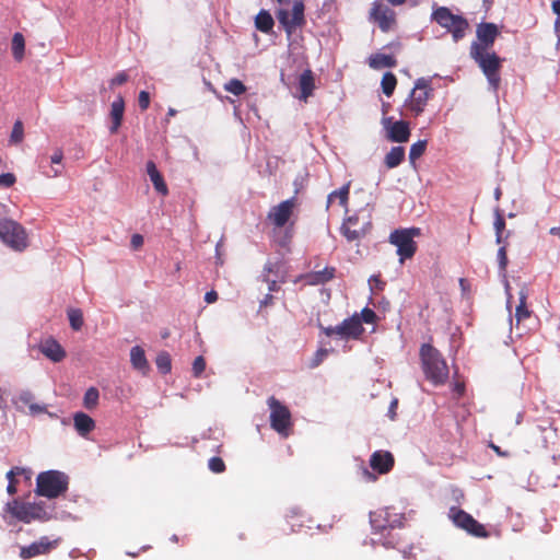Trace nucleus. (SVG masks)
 I'll return each mask as SVG.
<instances>
[{
  "mask_svg": "<svg viewBox=\"0 0 560 560\" xmlns=\"http://www.w3.org/2000/svg\"><path fill=\"white\" fill-rule=\"evenodd\" d=\"M420 358L425 377L435 386L444 384L448 378V366L442 354L430 343L420 349Z\"/></svg>",
  "mask_w": 560,
  "mask_h": 560,
  "instance_id": "1",
  "label": "nucleus"
},
{
  "mask_svg": "<svg viewBox=\"0 0 560 560\" xmlns=\"http://www.w3.org/2000/svg\"><path fill=\"white\" fill-rule=\"evenodd\" d=\"M4 511L11 514L14 518L23 523H31L33 521L45 522L52 517V509H48L44 502L30 503L21 502L16 499L9 501Z\"/></svg>",
  "mask_w": 560,
  "mask_h": 560,
  "instance_id": "2",
  "label": "nucleus"
},
{
  "mask_svg": "<svg viewBox=\"0 0 560 560\" xmlns=\"http://www.w3.org/2000/svg\"><path fill=\"white\" fill-rule=\"evenodd\" d=\"M469 54L486 75L490 89L495 93L501 82V77L499 73L501 68V59L495 52L482 50V47L478 45H471Z\"/></svg>",
  "mask_w": 560,
  "mask_h": 560,
  "instance_id": "3",
  "label": "nucleus"
},
{
  "mask_svg": "<svg viewBox=\"0 0 560 560\" xmlns=\"http://www.w3.org/2000/svg\"><path fill=\"white\" fill-rule=\"evenodd\" d=\"M68 489V476L58 470L40 472L36 478V493L48 499H54Z\"/></svg>",
  "mask_w": 560,
  "mask_h": 560,
  "instance_id": "4",
  "label": "nucleus"
},
{
  "mask_svg": "<svg viewBox=\"0 0 560 560\" xmlns=\"http://www.w3.org/2000/svg\"><path fill=\"white\" fill-rule=\"evenodd\" d=\"M431 19L441 27L452 34L453 40L458 43L466 35L469 27L468 21L458 14H453L446 7H439L432 12Z\"/></svg>",
  "mask_w": 560,
  "mask_h": 560,
  "instance_id": "5",
  "label": "nucleus"
},
{
  "mask_svg": "<svg viewBox=\"0 0 560 560\" xmlns=\"http://www.w3.org/2000/svg\"><path fill=\"white\" fill-rule=\"evenodd\" d=\"M305 5L303 0H292V9L280 8L276 11L277 20L290 38L298 28L306 24Z\"/></svg>",
  "mask_w": 560,
  "mask_h": 560,
  "instance_id": "6",
  "label": "nucleus"
},
{
  "mask_svg": "<svg viewBox=\"0 0 560 560\" xmlns=\"http://www.w3.org/2000/svg\"><path fill=\"white\" fill-rule=\"evenodd\" d=\"M421 234L419 228L398 229L390 233L389 242L397 247V254L400 262L411 258L417 250L415 237Z\"/></svg>",
  "mask_w": 560,
  "mask_h": 560,
  "instance_id": "7",
  "label": "nucleus"
},
{
  "mask_svg": "<svg viewBox=\"0 0 560 560\" xmlns=\"http://www.w3.org/2000/svg\"><path fill=\"white\" fill-rule=\"evenodd\" d=\"M433 89L431 88V80L427 78H419L415 82L409 97L405 102V107L412 113L413 116H419L423 113L428 101L432 96Z\"/></svg>",
  "mask_w": 560,
  "mask_h": 560,
  "instance_id": "8",
  "label": "nucleus"
},
{
  "mask_svg": "<svg viewBox=\"0 0 560 560\" xmlns=\"http://www.w3.org/2000/svg\"><path fill=\"white\" fill-rule=\"evenodd\" d=\"M1 240L15 250H24L27 247V234L25 229L13 220L0 221Z\"/></svg>",
  "mask_w": 560,
  "mask_h": 560,
  "instance_id": "9",
  "label": "nucleus"
},
{
  "mask_svg": "<svg viewBox=\"0 0 560 560\" xmlns=\"http://www.w3.org/2000/svg\"><path fill=\"white\" fill-rule=\"evenodd\" d=\"M270 409V425L278 433L288 436L291 427V412L273 396L267 401Z\"/></svg>",
  "mask_w": 560,
  "mask_h": 560,
  "instance_id": "10",
  "label": "nucleus"
},
{
  "mask_svg": "<svg viewBox=\"0 0 560 560\" xmlns=\"http://www.w3.org/2000/svg\"><path fill=\"white\" fill-rule=\"evenodd\" d=\"M450 518L453 521L455 526L466 530L468 534L475 537H488V532L485 526L477 522L470 514L458 508H451L448 512Z\"/></svg>",
  "mask_w": 560,
  "mask_h": 560,
  "instance_id": "11",
  "label": "nucleus"
},
{
  "mask_svg": "<svg viewBox=\"0 0 560 560\" xmlns=\"http://www.w3.org/2000/svg\"><path fill=\"white\" fill-rule=\"evenodd\" d=\"M323 330L326 336L330 337L336 335L342 340L357 339L364 331L358 314L346 318L339 325L325 327Z\"/></svg>",
  "mask_w": 560,
  "mask_h": 560,
  "instance_id": "12",
  "label": "nucleus"
},
{
  "mask_svg": "<svg viewBox=\"0 0 560 560\" xmlns=\"http://www.w3.org/2000/svg\"><path fill=\"white\" fill-rule=\"evenodd\" d=\"M401 516L392 513L390 509L380 510L377 512L370 513V523L373 529L383 532L387 528L400 527Z\"/></svg>",
  "mask_w": 560,
  "mask_h": 560,
  "instance_id": "13",
  "label": "nucleus"
},
{
  "mask_svg": "<svg viewBox=\"0 0 560 560\" xmlns=\"http://www.w3.org/2000/svg\"><path fill=\"white\" fill-rule=\"evenodd\" d=\"M371 19H373L383 32L392 30L396 22L394 10L375 1L371 9Z\"/></svg>",
  "mask_w": 560,
  "mask_h": 560,
  "instance_id": "14",
  "label": "nucleus"
},
{
  "mask_svg": "<svg viewBox=\"0 0 560 560\" xmlns=\"http://www.w3.org/2000/svg\"><path fill=\"white\" fill-rule=\"evenodd\" d=\"M371 229V222L364 221L359 223V217H349L341 226V232L348 241H357L366 235Z\"/></svg>",
  "mask_w": 560,
  "mask_h": 560,
  "instance_id": "15",
  "label": "nucleus"
},
{
  "mask_svg": "<svg viewBox=\"0 0 560 560\" xmlns=\"http://www.w3.org/2000/svg\"><path fill=\"white\" fill-rule=\"evenodd\" d=\"M294 206V198L287 199L270 209L268 213V219L272 222L275 226L282 228L289 221Z\"/></svg>",
  "mask_w": 560,
  "mask_h": 560,
  "instance_id": "16",
  "label": "nucleus"
},
{
  "mask_svg": "<svg viewBox=\"0 0 560 560\" xmlns=\"http://www.w3.org/2000/svg\"><path fill=\"white\" fill-rule=\"evenodd\" d=\"M58 539L50 540L48 537L44 536L40 537L39 540L34 541L33 544L28 546H24L21 548L20 557L22 559H31L33 557L39 556V555H46L50 550L57 547Z\"/></svg>",
  "mask_w": 560,
  "mask_h": 560,
  "instance_id": "17",
  "label": "nucleus"
},
{
  "mask_svg": "<svg viewBox=\"0 0 560 560\" xmlns=\"http://www.w3.org/2000/svg\"><path fill=\"white\" fill-rule=\"evenodd\" d=\"M476 33L478 40L471 45H478L482 47V50H488L499 35V30L493 23H481L478 25Z\"/></svg>",
  "mask_w": 560,
  "mask_h": 560,
  "instance_id": "18",
  "label": "nucleus"
},
{
  "mask_svg": "<svg viewBox=\"0 0 560 560\" xmlns=\"http://www.w3.org/2000/svg\"><path fill=\"white\" fill-rule=\"evenodd\" d=\"M387 127V138L393 142H407L410 137V129L407 121L398 120L390 124V118L385 119Z\"/></svg>",
  "mask_w": 560,
  "mask_h": 560,
  "instance_id": "19",
  "label": "nucleus"
},
{
  "mask_svg": "<svg viewBox=\"0 0 560 560\" xmlns=\"http://www.w3.org/2000/svg\"><path fill=\"white\" fill-rule=\"evenodd\" d=\"M370 466L380 474H386L394 466V457L389 452L376 451L370 458Z\"/></svg>",
  "mask_w": 560,
  "mask_h": 560,
  "instance_id": "20",
  "label": "nucleus"
},
{
  "mask_svg": "<svg viewBox=\"0 0 560 560\" xmlns=\"http://www.w3.org/2000/svg\"><path fill=\"white\" fill-rule=\"evenodd\" d=\"M40 352L54 362H60L66 352L58 341L52 338L46 339L39 346Z\"/></svg>",
  "mask_w": 560,
  "mask_h": 560,
  "instance_id": "21",
  "label": "nucleus"
},
{
  "mask_svg": "<svg viewBox=\"0 0 560 560\" xmlns=\"http://www.w3.org/2000/svg\"><path fill=\"white\" fill-rule=\"evenodd\" d=\"M125 113V101L121 96H118L110 105L109 117L112 125L109 126V132L116 133L121 125Z\"/></svg>",
  "mask_w": 560,
  "mask_h": 560,
  "instance_id": "22",
  "label": "nucleus"
},
{
  "mask_svg": "<svg viewBox=\"0 0 560 560\" xmlns=\"http://www.w3.org/2000/svg\"><path fill=\"white\" fill-rule=\"evenodd\" d=\"M74 429L81 436H86L95 428V421L84 412H75L73 416Z\"/></svg>",
  "mask_w": 560,
  "mask_h": 560,
  "instance_id": "23",
  "label": "nucleus"
},
{
  "mask_svg": "<svg viewBox=\"0 0 560 560\" xmlns=\"http://www.w3.org/2000/svg\"><path fill=\"white\" fill-rule=\"evenodd\" d=\"M336 269L334 267H325L323 270L307 273L304 279L311 285H317L328 282L335 277Z\"/></svg>",
  "mask_w": 560,
  "mask_h": 560,
  "instance_id": "24",
  "label": "nucleus"
},
{
  "mask_svg": "<svg viewBox=\"0 0 560 560\" xmlns=\"http://www.w3.org/2000/svg\"><path fill=\"white\" fill-rule=\"evenodd\" d=\"M147 172H148V175L150 176V179H151L155 190L158 192L162 194L163 196H166L168 194L167 186H166L162 175L158 171L154 162L149 161L147 163Z\"/></svg>",
  "mask_w": 560,
  "mask_h": 560,
  "instance_id": "25",
  "label": "nucleus"
},
{
  "mask_svg": "<svg viewBox=\"0 0 560 560\" xmlns=\"http://www.w3.org/2000/svg\"><path fill=\"white\" fill-rule=\"evenodd\" d=\"M299 86L301 91V100L306 101L313 93L315 88L314 75L310 69L304 70L299 79Z\"/></svg>",
  "mask_w": 560,
  "mask_h": 560,
  "instance_id": "26",
  "label": "nucleus"
},
{
  "mask_svg": "<svg viewBox=\"0 0 560 560\" xmlns=\"http://www.w3.org/2000/svg\"><path fill=\"white\" fill-rule=\"evenodd\" d=\"M518 295H520V303L515 310V320H516L517 325H520L521 323H523L526 319H529L532 316V311H529V308L527 307V304H526L528 294H527V290L525 287L522 288Z\"/></svg>",
  "mask_w": 560,
  "mask_h": 560,
  "instance_id": "27",
  "label": "nucleus"
},
{
  "mask_svg": "<svg viewBox=\"0 0 560 560\" xmlns=\"http://www.w3.org/2000/svg\"><path fill=\"white\" fill-rule=\"evenodd\" d=\"M130 362L132 366L145 373L149 370V363L144 354V350L140 346H135L130 350Z\"/></svg>",
  "mask_w": 560,
  "mask_h": 560,
  "instance_id": "28",
  "label": "nucleus"
},
{
  "mask_svg": "<svg viewBox=\"0 0 560 560\" xmlns=\"http://www.w3.org/2000/svg\"><path fill=\"white\" fill-rule=\"evenodd\" d=\"M369 65L373 69L393 68L396 66V59L390 55L375 54L369 58Z\"/></svg>",
  "mask_w": 560,
  "mask_h": 560,
  "instance_id": "29",
  "label": "nucleus"
},
{
  "mask_svg": "<svg viewBox=\"0 0 560 560\" xmlns=\"http://www.w3.org/2000/svg\"><path fill=\"white\" fill-rule=\"evenodd\" d=\"M405 159V149L402 147H393L385 155L384 163L388 168H395L401 164Z\"/></svg>",
  "mask_w": 560,
  "mask_h": 560,
  "instance_id": "30",
  "label": "nucleus"
},
{
  "mask_svg": "<svg viewBox=\"0 0 560 560\" xmlns=\"http://www.w3.org/2000/svg\"><path fill=\"white\" fill-rule=\"evenodd\" d=\"M273 25H275L273 19L268 11L261 10L256 15L255 26L258 31L267 34L272 30Z\"/></svg>",
  "mask_w": 560,
  "mask_h": 560,
  "instance_id": "31",
  "label": "nucleus"
},
{
  "mask_svg": "<svg viewBox=\"0 0 560 560\" xmlns=\"http://www.w3.org/2000/svg\"><path fill=\"white\" fill-rule=\"evenodd\" d=\"M25 40L21 33H15L12 37V54L15 60L21 61L24 57Z\"/></svg>",
  "mask_w": 560,
  "mask_h": 560,
  "instance_id": "32",
  "label": "nucleus"
},
{
  "mask_svg": "<svg viewBox=\"0 0 560 560\" xmlns=\"http://www.w3.org/2000/svg\"><path fill=\"white\" fill-rule=\"evenodd\" d=\"M396 84H397V79L394 73H392V72L384 73V75L382 78L381 85H382L383 93L386 96L389 97L393 95Z\"/></svg>",
  "mask_w": 560,
  "mask_h": 560,
  "instance_id": "33",
  "label": "nucleus"
},
{
  "mask_svg": "<svg viewBox=\"0 0 560 560\" xmlns=\"http://www.w3.org/2000/svg\"><path fill=\"white\" fill-rule=\"evenodd\" d=\"M68 318L73 330H80L83 326V313L80 308H69Z\"/></svg>",
  "mask_w": 560,
  "mask_h": 560,
  "instance_id": "34",
  "label": "nucleus"
},
{
  "mask_svg": "<svg viewBox=\"0 0 560 560\" xmlns=\"http://www.w3.org/2000/svg\"><path fill=\"white\" fill-rule=\"evenodd\" d=\"M100 398L98 389L95 387H90L86 389L84 397H83V406L86 409H93L97 406Z\"/></svg>",
  "mask_w": 560,
  "mask_h": 560,
  "instance_id": "35",
  "label": "nucleus"
},
{
  "mask_svg": "<svg viewBox=\"0 0 560 560\" xmlns=\"http://www.w3.org/2000/svg\"><path fill=\"white\" fill-rule=\"evenodd\" d=\"M427 149V140H419L415 142L410 147L409 151V160L411 164H415L416 161L424 153Z\"/></svg>",
  "mask_w": 560,
  "mask_h": 560,
  "instance_id": "36",
  "label": "nucleus"
},
{
  "mask_svg": "<svg viewBox=\"0 0 560 560\" xmlns=\"http://www.w3.org/2000/svg\"><path fill=\"white\" fill-rule=\"evenodd\" d=\"M350 184L343 185L340 189L335 190L328 196V205L335 199L338 198L340 205L346 206L349 197Z\"/></svg>",
  "mask_w": 560,
  "mask_h": 560,
  "instance_id": "37",
  "label": "nucleus"
},
{
  "mask_svg": "<svg viewBox=\"0 0 560 560\" xmlns=\"http://www.w3.org/2000/svg\"><path fill=\"white\" fill-rule=\"evenodd\" d=\"M159 371L166 374L171 371V357L167 352H161L155 360Z\"/></svg>",
  "mask_w": 560,
  "mask_h": 560,
  "instance_id": "38",
  "label": "nucleus"
},
{
  "mask_svg": "<svg viewBox=\"0 0 560 560\" xmlns=\"http://www.w3.org/2000/svg\"><path fill=\"white\" fill-rule=\"evenodd\" d=\"M224 90L238 96L246 91L244 83L237 79H232L224 84Z\"/></svg>",
  "mask_w": 560,
  "mask_h": 560,
  "instance_id": "39",
  "label": "nucleus"
},
{
  "mask_svg": "<svg viewBox=\"0 0 560 560\" xmlns=\"http://www.w3.org/2000/svg\"><path fill=\"white\" fill-rule=\"evenodd\" d=\"M13 402L18 408H22L24 406L28 407L32 402H34V395L30 390H22L13 399Z\"/></svg>",
  "mask_w": 560,
  "mask_h": 560,
  "instance_id": "40",
  "label": "nucleus"
},
{
  "mask_svg": "<svg viewBox=\"0 0 560 560\" xmlns=\"http://www.w3.org/2000/svg\"><path fill=\"white\" fill-rule=\"evenodd\" d=\"M24 137V128L21 120H16L13 125L10 141L13 143H20Z\"/></svg>",
  "mask_w": 560,
  "mask_h": 560,
  "instance_id": "41",
  "label": "nucleus"
},
{
  "mask_svg": "<svg viewBox=\"0 0 560 560\" xmlns=\"http://www.w3.org/2000/svg\"><path fill=\"white\" fill-rule=\"evenodd\" d=\"M208 467L215 474L223 472L225 470V464L221 457H211L208 463Z\"/></svg>",
  "mask_w": 560,
  "mask_h": 560,
  "instance_id": "42",
  "label": "nucleus"
},
{
  "mask_svg": "<svg viewBox=\"0 0 560 560\" xmlns=\"http://www.w3.org/2000/svg\"><path fill=\"white\" fill-rule=\"evenodd\" d=\"M206 369V361L202 355L197 357L192 362V373L199 377Z\"/></svg>",
  "mask_w": 560,
  "mask_h": 560,
  "instance_id": "43",
  "label": "nucleus"
},
{
  "mask_svg": "<svg viewBox=\"0 0 560 560\" xmlns=\"http://www.w3.org/2000/svg\"><path fill=\"white\" fill-rule=\"evenodd\" d=\"M497 258H498L500 271L504 272L506 270V266H508V256H506L505 246H501L498 249Z\"/></svg>",
  "mask_w": 560,
  "mask_h": 560,
  "instance_id": "44",
  "label": "nucleus"
},
{
  "mask_svg": "<svg viewBox=\"0 0 560 560\" xmlns=\"http://www.w3.org/2000/svg\"><path fill=\"white\" fill-rule=\"evenodd\" d=\"M359 318H360L361 323L364 322L366 324H372V323H374V320L376 318V314L373 310H371L369 307H364L361 311Z\"/></svg>",
  "mask_w": 560,
  "mask_h": 560,
  "instance_id": "45",
  "label": "nucleus"
},
{
  "mask_svg": "<svg viewBox=\"0 0 560 560\" xmlns=\"http://www.w3.org/2000/svg\"><path fill=\"white\" fill-rule=\"evenodd\" d=\"M16 178L12 173H4L0 175V186L11 187L14 185Z\"/></svg>",
  "mask_w": 560,
  "mask_h": 560,
  "instance_id": "46",
  "label": "nucleus"
},
{
  "mask_svg": "<svg viewBox=\"0 0 560 560\" xmlns=\"http://www.w3.org/2000/svg\"><path fill=\"white\" fill-rule=\"evenodd\" d=\"M14 476H15V470H9L7 472V479L9 480V483H8V487H7V491H8L9 494L16 493Z\"/></svg>",
  "mask_w": 560,
  "mask_h": 560,
  "instance_id": "47",
  "label": "nucleus"
},
{
  "mask_svg": "<svg viewBox=\"0 0 560 560\" xmlns=\"http://www.w3.org/2000/svg\"><path fill=\"white\" fill-rule=\"evenodd\" d=\"M139 107L145 110L150 105V95L147 91H141L138 96Z\"/></svg>",
  "mask_w": 560,
  "mask_h": 560,
  "instance_id": "48",
  "label": "nucleus"
},
{
  "mask_svg": "<svg viewBox=\"0 0 560 560\" xmlns=\"http://www.w3.org/2000/svg\"><path fill=\"white\" fill-rule=\"evenodd\" d=\"M327 354H328V351L326 349L318 350L312 360L311 366L312 368L318 366L323 362V360L327 357Z\"/></svg>",
  "mask_w": 560,
  "mask_h": 560,
  "instance_id": "49",
  "label": "nucleus"
},
{
  "mask_svg": "<svg viewBox=\"0 0 560 560\" xmlns=\"http://www.w3.org/2000/svg\"><path fill=\"white\" fill-rule=\"evenodd\" d=\"M128 75L126 72H119L117 73L112 80H110V88H114L116 85H121L125 82H127Z\"/></svg>",
  "mask_w": 560,
  "mask_h": 560,
  "instance_id": "50",
  "label": "nucleus"
},
{
  "mask_svg": "<svg viewBox=\"0 0 560 560\" xmlns=\"http://www.w3.org/2000/svg\"><path fill=\"white\" fill-rule=\"evenodd\" d=\"M28 410H30V413L31 415H38V413H44L47 411L46 409V406L45 405H39V404H36L35 401L32 402L30 406H28Z\"/></svg>",
  "mask_w": 560,
  "mask_h": 560,
  "instance_id": "51",
  "label": "nucleus"
},
{
  "mask_svg": "<svg viewBox=\"0 0 560 560\" xmlns=\"http://www.w3.org/2000/svg\"><path fill=\"white\" fill-rule=\"evenodd\" d=\"M131 247L138 249L143 245V236L140 234H133L130 241Z\"/></svg>",
  "mask_w": 560,
  "mask_h": 560,
  "instance_id": "52",
  "label": "nucleus"
},
{
  "mask_svg": "<svg viewBox=\"0 0 560 560\" xmlns=\"http://www.w3.org/2000/svg\"><path fill=\"white\" fill-rule=\"evenodd\" d=\"M397 407H398V399L397 398H394L392 401H390V405H389V408H388V417L390 420H395L396 419V410H397Z\"/></svg>",
  "mask_w": 560,
  "mask_h": 560,
  "instance_id": "53",
  "label": "nucleus"
},
{
  "mask_svg": "<svg viewBox=\"0 0 560 560\" xmlns=\"http://www.w3.org/2000/svg\"><path fill=\"white\" fill-rule=\"evenodd\" d=\"M504 228H505V221L500 214H498L495 218V221H494L495 233H502Z\"/></svg>",
  "mask_w": 560,
  "mask_h": 560,
  "instance_id": "54",
  "label": "nucleus"
},
{
  "mask_svg": "<svg viewBox=\"0 0 560 560\" xmlns=\"http://www.w3.org/2000/svg\"><path fill=\"white\" fill-rule=\"evenodd\" d=\"M63 158V153L60 149H57L50 156V162L54 164H60Z\"/></svg>",
  "mask_w": 560,
  "mask_h": 560,
  "instance_id": "55",
  "label": "nucleus"
},
{
  "mask_svg": "<svg viewBox=\"0 0 560 560\" xmlns=\"http://www.w3.org/2000/svg\"><path fill=\"white\" fill-rule=\"evenodd\" d=\"M217 300H218V293L215 291H213V290L207 292L206 295H205V301L207 303H213Z\"/></svg>",
  "mask_w": 560,
  "mask_h": 560,
  "instance_id": "56",
  "label": "nucleus"
},
{
  "mask_svg": "<svg viewBox=\"0 0 560 560\" xmlns=\"http://www.w3.org/2000/svg\"><path fill=\"white\" fill-rule=\"evenodd\" d=\"M552 11L557 15H560V0H556V1L552 2Z\"/></svg>",
  "mask_w": 560,
  "mask_h": 560,
  "instance_id": "57",
  "label": "nucleus"
},
{
  "mask_svg": "<svg viewBox=\"0 0 560 560\" xmlns=\"http://www.w3.org/2000/svg\"><path fill=\"white\" fill-rule=\"evenodd\" d=\"M272 300L270 294H267L264 300L260 301V307L268 305Z\"/></svg>",
  "mask_w": 560,
  "mask_h": 560,
  "instance_id": "58",
  "label": "nucleus"
},
{
  "mask_svg": "<svg viewBox=\"0 0 560 560\" xmlns=\"http://www.w3.org/2000/svg\"><path fill=\"white\" fill-rule=\"evenodd\" d=\"M505 291H506V294H508V300H506V304H508V308H510V304H511V299H512V295L510 294V285L509 283L505 284Z\"/></svg>",
  "mask_w": 560,
  "mask_h": 560,
  "instance_id": "59",
  "label": "nucleus"
},
{
  "mask_svg": "<svg viewBox=\"0 0 560 560\" xmlns=\"http://www.w3.org/2000/svg\"><path fill=\"white\" fill-rule=\"evenodd\" d=\"M454 390L457 392L459 395H462L464 392V385L459 384V383L455 384Z\"/></svg>",
  "mask_w": 560,
  "mask_h": 560,
  "instance_id": "60",
  "label": "nucleus"
},
{
  "mask_svg": "<svg viewBox=\"0 0 560 560\" xmlns=\"http://www.w3.org/2000/svg\"><path fill=\"white\" fill-rule=\"evenodd\" d=\"M549 233L560 238V228H551Z\"/></svg>",
  "mask_w": 560,
  "mask_h": 560,
  "instance_id": "61",
  "label": "nucleus"
},
{
  "mask_svg": "<svg viewBox=\"0 0 560 560\" xmlns=\"http://www.w3.org/2000/svg\"><path fill=\"white\" fill-rule=\"evenodd\" d=\"M388 3H390L392 5H400L402 3H405L406 0H386Z\"/></svg>",
  "mask_w": 560,
  "mask_h": 560,
  "instance_id": "62",
  "label": "nucleus"
},
{
  "mask_svg": "<svg viewBox=\"0 0 560 560\" xmlns=\"http://www.w3.org/2000/svg\"><path fill=\"white\" fill-rule=\"evenodd\" d=\"M282 8L285 5L292 4V0H276Z\"/></svg>",
  "mask_w": 560,
  "mask_h": 560,
  "instance_id": "63",
  "label": "nucleus"
},
{
  "mask_svg": "<svg viewBox=\"0 0 560 560\" xmlns=\"http://www.w3.org/2000/svg\"><path fill=\"white\" fill-rule=\"evenodd\" d=\"M277 289V282L273 280V281H270L269 282V291H275Z\"/></svg>",
  "mask_w": 560,
  "mask_h": 560,
  "instance_id": "64",
  "label": "nucleus"
}]
</instances>
